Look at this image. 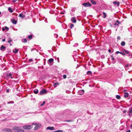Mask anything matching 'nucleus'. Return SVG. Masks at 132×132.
I'll use <instances>...</instances> for the list:
<instances>
[{"instance_id": "obj_1", "label": "nucleus", "mask_w": 132, "mask_h": 132, "mask_svg": "<svg viewBox=\"0 0 132 132\" xmlns=\"http://www.w3.org/2000/svg\"><path fill=\"white\" fill-rule=\"evenodd\" d=\"M12 129L15 132H24V130L19 127L15 126Z\"/></svg>"}, {"instance_id": "obj_60", "label": "nucleus", "mask_w": 132, "mask_h": 132, "mask_svg": "<svg viewBox=\"0 0 132 132\" xmlns=\"http://www.w3.org/2000/svg\"><path fill=\"white\" fill-rule=\"evenodd\" d=\"M131 57H132V53L131 54Z\"/></svg>"}, {"instance_id": "obj_30", "label": "nucleus", "mask_w": 132, "mask_h": 132, "mask_svg": "<svg viewBox=\"0 0 132 132\" xmlns=\"http://www.w3.org/2000/svg\"><path fill=\"white\" fill-rule=\"evenodd\" d=\"M76 9V8L73 7L71 9V11L72 12H74L75 10Z\"/></svg>"}, {"instance_id": "obj_3", "label": "nucleus", "mask_w": 132, "mask_h": 132, "mask_svg": "<svg viewBox=\"0 0 132 132\" xmlns=\"http://www.w3.org/2000/svg\"><path fill=\"white\" fill-rule=\"evenodd\" d=\"M46 90L45 89H44L41 90L39 93V94L40 95H43L46 94Z\"/></svg>"}, {"instance_id": "obj_20", "label": "nucleus", "mask_w": 132, "mask_h": 132, "mask_svg": "<svg viewBox=\"0 0 132 132\" xmlns=\"http://www.w3.org/2000/svg\"><path fill=\"white\" fill-rule=\"evenodd\" d=\"M116 53L117 54H118V53H119L120 54H122V55H125V54H124V53H123V52H119V51H117V52H116Z\"/></svg>"}, {"instance_id": "obj_15", "label": "nucleus", "mask_w": 132, "mask_h": 132, "mask_svg": "<svg viewBox=\"0 0 132 132\" xmlns=\"http://www.w3.org/2000/svg\"><path fill=\"white\" fill-rule=\"evenodd\" d=\"M124 97L125 98L128 97L129 96V93L126 92H125L124 93Z\"/></svg>"}, {"instance_id": "obj_39", "label": "nucleus", "mask_w": 132, "mask_h": 132, "mask_svg": "<svg viewBox=\"0 0 132 132\" xmlns=\"http://www.w3.org/2000/svg\"><path fill=\"white\" fill-rule=\"evenodd\" d=\"M63 77L64 79H65L67 77V76L66 75H63Z\"/></svg>"}, {"instance_id": "obj_37", "label": "nucleus", "mask_w": 132, "mask_h": 132, "mask_svg": "<svg viewBox=\"0 0 132 132\" xmlns=\"http://www.w3.org/2000/svg\"><path fill=\"white\" fill-rule=\"evenodd\" d=\"M129 64H126L125 66V69H126V68H128L129 67Z\"/></svg>"}, {"instance_id": "obj_5", "label": "nucleus", "mask_w": 132, "mask_h": 132, "mask_svg": "<svg viewBox=\"0 0 132 132\" xmlns=\"http://www.w3.org/2000/svg\"><path fill=\"white\" fill-rule=\"evenodd\" d=\"M12 74L11 72H7L6 73V75L7 77H10L11 78V79H12L13 78V77L12 76Z\"/></svg>"}, {"instance_id": "obj_64", "label": "nucleus", "mask_w": 132, "mask_h": 132, "mask_svg": "<svg viewBox=\"0 0 132 132\" xmlns=\"http://www.w3.org/2000/svg\"><path fill=\"white\" fill-rule=\"evenodd\" d=\"M1 60V59H0V60Z\"/></svg>"}, {"instance_id": "obj_28", "label": "nucleus", "mask_w": 132, "mask_h": 132, "mask_svg": "<svg viewBox=\"0 0 132 132\" xmlns=\"http://www.w3.org/2000/svg\"><path fill=\"white\" fill-rule=\"evenodd\" d=\"M116 97L118 99H120L121 98L120 96L118 95H117L116 96Z\"/></svg>"}, {"instance_id": "obj_33", "label": "nucleus", "mask_w": 132, "mask_h": 132, "mask_svg": "<svg viewBox=\"0 0 132 132\" xmlns=\"http://www.w3.org/2000/svg\"><path fill=\"white\" fill-rule=\"evenodd\" d=\"M70 14L71 16H73L75 15L74 13L70 12Z\"/></svg>"}, {"instance_id": "obj_45", "label": "nucleus", "mask_w": 132, "mask_h": 132, "mask_svg": "<svg viewBox=\"0 0 132 132\" xmlns=\"http://www.w3.org/2000/svg\"><path fill=\"white\" fill-rule=\"evenodd\" d=\"M126 112V110H125L123 111V112L124 113H125Z\"/></svg>"}, {"instance_id": "obj_63", "label": "nucleus", "mask_w": 132, "mask_h": 132, "mask_svg": "<svg viewBox=\"0 0 132 132\" xmlns=\"http://www.w3.org/2000/svg\"><path fill=\"white\" fill-rule=\"evenodd\" d=\"M104 56H103V58H104Z\"/></svg>"}, {"instance_id": "obj_56", "label": "nucleus", "mask_w": 132, "mask_h": 132, "mask_svg": "<svg viewBox=\"0 0 132 132\" xmlns=\"http://www.w3.org/2000/svg\"><path fill=\"white\" fill-rule=\"evenodd\" d=\"M2 30H5V29H4L3 28H2Z\"/></svg>"}, {"instance_id": "obj_8", "label": "nucleus", "mask_w": 132, "mask_h": 132, "mask_svg": "<svg viewBox=\"0 0 132 132\" xmlns=\"http://www.w3.org/2000/svg\"><path fill=\"white\" fill-rule=\"evenodd\" d=\"M71 21L73 23H75L76 22V20L75 17H72L71 19Z\"/></svg>"}, {"instance_id": "obj_29", "label": "nucleus", "mask_w": 132, "mask_h": 132, "mask_svg": "<svg viewBox=\"0 0 132 132\" xmlns=\"http://www.w3.org/2000/svg\"><path fill=\"white\" fill-rule=\"evenodd\" d=\"M19 50L18 49H15L13 51V52L14 53H16Z\"/></svg>"}, {"instance_id": "obj_34", "label": "nucleus", "mask_w": 132, "mask_h": 132, "mask_svg": "<svg viewBox=\"0 0 132 132\" xmlns=\"http://www.w3.org/2000/svg\"><path fill=\"white\" fill-rule=\"evenodd\" d=\"M54 37L56 38H57L58 37V35L56 34H54Z\"/></svg>"}, {"instance_id": "obj_53", "label": "nucleus", "mask_w": 132, "mask_h": 132, "mask_svg": "<svg viewBox=\"0 0 132 132\" xmlns=\"http://www.w3.org/2000/svg\"><path fill=\"white\" fill-rule=\"evenodd\" d=\"M4 4V3H3L2 4H0V6H2V5H3V4Z\"/></svg>"}, {"instance_id": "obj_52", "label": "nucleus", "mask_w": 132, "mask_h": 132, "mask_svg": "<svg viewBox=\"0 0 132 132\" xmlns=\"http://www.w3.org/2000/svg\"><path fill=\"white\" fill-rule=\"evenodd\" d=\"M29 60L30 61H32V59H29Z\"/></svg>"}, {"instance_id": "obj_25", "label": "nucleus", "mask_w": 132, "mask_h": 132, "mask_svg": "<svg viewBox=\"0 0 132 132\" xmlns=\"http://www.w3.org/2000/svg\"><path fill=\"white\" fill-rule=\"evenodd\" d=\"M90 2L93 4L94 5H95L96 4V2L93 0H91Z\"/></svg>"}, {"instance_id": "obj_42", "label": "nucleus", "mask_w": 132, "mask_h": 132, "mask_svg": "<svg viewBox=\"0 0 132 132\" xmlns=\"http://www.w3.org/2000/svg\"><path fill=\"white\" fill-rule=\"evenodd\" d=\"M12 40H8L7 42H8V43H10L12 42Z\"/></svg>"}, {"instance_id": "obj_48", "label": "nucleus", "mask_w": 132, "mask_h": 132, "mask_svg": "<svg viewBox=\"0 0 132 132\" xmlns=\"http://www.w3.org/2000/svg\"><path fill=\"white\" fill-rule=\"evenodd\" d=\"M111 60H114V58L113 57H112V58Z\"/></svg>"}, {"instance_id": "obj_38", "label": "nucleus", "mask_w": 132, "mask_h": 132, "mask_svg": "<svg viewBox=\"0 0 132 132\" xmlns=\"http://www.w3.org/2000/svg\"><path fill=\"white\" fill-rule=\"evenodd\" d=\"M5 29L7 30H8L9 29V28L6 26H5Z\"/></svg>"}, {"instance_id": "obj_43", "label": "nucleus", "mask_w": 132, "mask_h": 132, "mask_svg": "<svg viewBox=\"0 0 132 132\" xmlns=\"http://www.w3.org/2000/svg\"><path fill=\"white\" fill-rule=\"evenodd\" d=\"M121 38L119 36H118L117 38V39L118 40H119Z\"/></svg>"}, {"instance_id": "obj_59", "label": "nucleus", "mask_w": 132, "mask_h": 132, "mask_svg": "<svg viewBox=\"0 0 132 132\" xmlns=\"http://www.w3.org/2000/svg\"><path fill=\"white\" fill-rule=\"evenodd\" d=\"M12 103H14L13 102V101L12 102Z\"/></svg>"}, {"instance_id": "obj_51", "label": "nucleus", "mask_w": 132, "mask_h": 132, "mask_svg": "<svg viewBox=\"0 0 132 132\" xmlns=\"http://www.w3.org/2000/svg\"><path fill=\"white\" fill-rule=\"evenodd\" d=\"M108 51L109 52H111V50L110 49H109L108 50Z\"/></svg>"}, {"instance_id": "obj_16", "label": "nucleus", "mask_w": 132, "mask_h": 132, "mask_svg": "<svg viewBox=\"0 0 132 132\" xmlns=\"http://www.w3.org/2000/svg\"><path fill=\"white\" fill-rule=\"evenodd\" d=\"M59 83L56 82L53 84V86L55 88L57 87V86H59Z\"/></svg>"}, {"instance_id": "obj_31", "label": "nucleus", "mask_w": 132, "mask_h": 132, "mask_svg": "<svg viewBox=\"0 0 132 132\" xmlns=\"http://www.w3.org/2000/svg\"><path fill=\"white\" fill-rule=\"evenodd\" d=\"M32 37V36L31 35H30L28 36V38H29L30 39H31Z\"/></svg>"}, {"instance_id": "obj_11", "label": "nucleus", "mask_w": 132, "mask_h": 132, "mask_svg": "<svg viewBox=\"0 0 132 132\" xmlns=\"http://www.w3.org/2000/svg\"><path fill=\"white\" fill-rule=\"evenodd\" d=\"M4 132H12V130L10 129L9 128H5L4 129Z\"/></svg>"}, {"instance_id": "obj_23", "label": "nucleus", "mask_w": 132, "mask_h": 132, "mask_svg": "<svg viewBox=\"0 0 132 132\" xmlns=\"http://www.w3.org/2000/svg\"><path fill=\"white\" fill-rule=\"evenodd\" d=\"M8 10L11 13H12L13 12V10L10 7H9L8 9Z\"/></svg>"}, {"instance_id": "obj_32", "label": "nucleus", "mask_w": 132, "mask_h": 132, "mask_svg": "<svg viewBox=\"0 0 132 132\" xmlns=\"http://www.w3.org/2000/svg\"><path fill=\"white\" fill-rule=\"evenodd\" d=\"M63 130H57L56 131H54L53 132H62L63 131Z\"/></svg>"}, {"instance_id": "obj_21", "label": "nucleus", "mask_w": 132, "mask_h": 132, "mask_svg": "<svg viewBox=\"0 0 132 132\" xmlns=\"http://www.w3.org/2000/svg\"><path fill=\"white\" fill-rule=\"evenodd\" d=\"M21 41L23 43H26L27 42V40L26 39L23 38L22 39Z\"/></svg>"}, {"instance_id": "obj_24", "label": "nucleus", "mask_w": 132, "mask_h": 132, "mask_svg": "<svg viewBox=\"0 0 132 132\" xmlns=\"http://www.w3.org/2000/svg\"><path fill=\"white\" fill-rule=\"evenodd\" d=\"M103 14L104 16H102V17L104 18H105L106 17V15L105 12H103Z\"/></svg>"}, {"instance_id": "obj_19", "label": "nucleus", "mask_w": 132, "mask_h": 132, "mask_svg": "<svg viewBox=\"0 0 132 132\" xmlns=\"http://www.w3.org/2000/svg\"><path fill=\"white\" fill-rule=\"evenodd\" d=\"M1 50H5V47L3 45H2L1 48Z\"/></svg>"}, {"instance_id": "obj_41", "label": "nucleus", "mask_w": 132, "mask_h": 132, "mask_svg": "<svg viewBox=\"0 0 132 132\" xmlns=\"http://www.w3.org/2000/svg\"><path fill=\"white\" fill-rule=\"evenodd\" d=\"M63 72L65 73L66 74L68 73V72L66 70H64Z\"/></svg>"}, {"instance_id": "obj_50", "label": "nucleus", "mask_w": 132, "mask_h": 132, "mask_svg": "<svg viewBox=\"0 0 132 132\" xmlns=\"http://www.w3.org/2000/svg\"><path fill=\"white\" fill-rule=\"evenodd\" d=\"M126 132H130V130H128L126 131Z\"/></svg>"}, {"instance_id": "obj_17", "label": "nucleus", "mask_w": 132, "mask_h": 132, "mask_svg": "<svg viewBox=\"0 0 132 132\" xmlns=\"http://www.w3.org/2000/svg\"><path fill=\"white\" fill-rule=\"evenodd\" d=\"M19 16L22 18H24L25 17V16L22 13H21L19 14Z\"/></svg>"}, {"instance_id": "obj_40", "label": "nucleus", "mask_w": 132, "mask_h": 132, "mask_svg": "<svg viewBox=\"0 0 132 132\" xmlns=\"http://www.w3.org/2000/svg\"><path fill=\"white\" fill-rule=\"evenodd\" d=\"M78 43H76V44H75L73 46L74 47H76V46H78Z\"/></svg>"}, {"instance_id": "obj_7", "label": "nucleus", "mask_w": 132, "mask_h": 132, "mask_svg": "<svg viewBox=\"0 0 132 132\" xmlns=\"http://www.w3.org/2000/svg\"><path fill=\"white\" fill-rule=\"evenodd\" d=\"M84 92V90H80L78 91V94L79 95H82L83 94Z\"/></svg>"}, {"instance_id": "obj_36", "label": "nucleus", "mask_w": 132, "mask_h": 132, "mask_svg": "<svg viewBox=\"0 0 132 132\" xmlns=\"http://www.w3.org/2000/svg\"><path fill=\"white\" fill-rule=\"evenodd\" d=\"M74 26V24H71L70 27V29H72V27Z\"/></svg>"}, {"instance_id": "obj_54", "label": "nucleus", "mask_w": 132, "mask_h": 132, "mask_svg": "<svg viewBox=\"0 0 132 132\" xmlns=\"http://www.w3.org/2000/svg\"><path fill=\"white\" fill-rule=\"evenodd\" d=\"M36 124H36V123H32V125H36Z\"/></svg>"}, {"instance_id": "obj_18", "label": "nucleus", "mask_w": 132, "mask_h": 132, "mask_svg": "<svg viewBox=\"0 0 132 132\" xmlns=\"http://www.w3.org/2000/svg\"><path fill=\"white\" fill-rule=\"evenodd\" d=\"M113 3L114 5L117 4V6H119V2H117V1H114L113 2Z\"/></svg>"}, {"instance_id": "obj_61", "label": "nucleus", "mask_w": 132, "mask_h": 132, "mask_svg": "<svg viewBox=\"0 0 132 132\" xmlns=\"http://www.w3.org/2000/svg\"><path fill=\"white\" fill-rule=\"evenodd\" d=\"M1 14V12H0V15Z\"/></svg>"}, {"instance_id": "obj_22", "label": "nucleus", "mask_w": 132, "mask_h": 132, "mask_svg": "<svg viewBox=\"0 0 132 132\" xmlns=\"http://www.w3.org/2000/svg\"><path fill=\"white\" fill-rule=\"evenodd\" d=\"M53 60H54L53 59L51 58L49 59L48 61L49 63H51L53 61Z\"/></svg>"}, {"instance_id": "obj_9", "label": "nucleus", "mask_w": 132, "mask_h": 132, "mask_svg": "<svg viewBox=\"0 0 132 132\" xmlns=\"http://www.w3.org/2000/svg\"><path fill=\"white\" fill-rule=\"evenodd\" d=\"M35 127L34 128V129L36 130L39 127H40L41 126V125L40 124H36Z\"/></svg>"}, {"instance_id": "obj_58", "label": "nucleus", "mask_w": 132, "mask_h": 132, "mask_svg": "<svg viewBox=\"0 0 132 132\" xmlns=\"http://www.w3.org/2000/svg\"><path fill=\"white\" fill-rule=\"evenodd\" d=\"M131 128L132 129V124L131 125Z\"/></svg>"}, {"instance_id": "obj_26", "label": "nucleus", "mask_w": 132, "mask_h": 132, "mask_svg": "<svg viewBox=\"0 0 132 132\" xmlns=\"http://www.w3.org/2000/svg\"><path fill=\"white\" fill-rule=\"evenodd\" d=\"M38 89H35L34 90V93L35 94H37L38 93Z\"/></svg>"}, {"instance_id": "obj_10", "label": "nucleus", "mask_w": 132, "mask_h": 132, "mask_svg": "<svg viewBox=\"0 0 132 132\" xmlns=\"http://www.w3.org/2000/svg\"><path fill=\"white\" fill-rule=\"evenodd\" d=\"M122 51L123 53H124V54H128L129 53V52L128 51L125 49H123L122 50Z\"/></svg>"}, {"instance_id": "obj_4", "label": "nucleus", "mask_w": 132, "mask_h": 132, "mask_svg": "<svg viewBox=\"0 0 132 132\" xmlns=\"http://www.w3.org/2000/svg\"><path fill=\"white\" fill-rule=\"evenodd\" d=\"M82 5L85 7H88L90 6L91 5V4L90 3L88 2L83 3Z\"/></svg>"}, {"instance_id": "obj_2", "label": "nucleus", "mask_w": 132, "mask_h": 132, "mask_svg": "<svg viewBox=\"0 0 132 132\" xmlns=\"http://www.w3.org/2000/svg\"><path fill=\"white\" fill-rule=\"evenodd\" d=\"M32 127V126L30 125H26L23 126V128L25 129H30Z\"/></svg>"}, {"instance_id": "obj_47", "label": "nucleus", "mask_w": 132, "mask_h": 132, "mask_svg": "<svg viewBox=\"0 0 132 132\" xmlns=\"http://www.w3.org/2000/svg\"><path fill=\"white\" fill-rule=\"evenodd\" d=\"M5 41V39H2V42H4Z\"/></svg>"}, {"instance_id": "obj_44", "label": "nucleus", "mask_w": 132, "mask_h": 132, "mask_svg": "<svg viewBox=\"0 0 132 132\" xmlns=\"http://www.w3.org/2000/svg\"><path fill=\"white\" fill-rule=\"evenodd\" d=\"M45 103V102L44 101V102L43 103H42V104H41V106H43V105H44V103Z\"/></svg>"}, {"instance_id": "obj_12", "label": "nucleus", "mask_w": 132, "mask_h": 132, "mask_svg": "<svg viewBox=\"0 0 132 132\" xmlns=\"http://www.w3.org/2000/svg\"><path fill=\"white\" fill-rule=\"evenodd\" d=\"M120 22L118 20H117L116 22H115L113 24L114 25V26H118L119 24H120Z\"/></svg>"}, {"instance_id": "obj_35", "label": "nucleus", "mask_w": 132, "mask_h": 132, "mask_svg": "<svg viewBox=\"0 0 132 132\" xmlns=\"http://www.w3.org/2000/svg\"><path fill=\"white\" fill-rule=\"evenodd\" d=\"M92 73L90 71H88L87 72V74L88 75H91Z\"/></svg>"}, {"instance_id": "obj_57", "label": "nucleus", "mask_w": 132, "mask_h": 132, "mask_svg": "<svg viewBox=\"0 0 132 132\" xmlns=\"http://www.w3.org/2000/svg\"><path fill=\"white\" fill-rule=\"evenodd\" d=\"M66 112H68L69 111L68 110H66Z\"/></svg>"}, {"instance_id": "obj_62", "label": "nucleus", "mask_w": 132, "mask_h": 132, "mask_svg": "<svg viewBox=\"0 0 132 132\" xmlns=\"http://www.w3.org/2000/svg\"><path fill=\"white\" fill-rule=\"evenodd\" d=\"M68 121V122H69V121Z\"/></svg>"}, {"instance_id": "obj_55", "label": "nucleus", "mask_w": 132, "mask_h": 132, "mask_svg": "<svg viewBox=\"0 0 132 132\" xmlns=\"http://www.w3.org/2000/svg\"><path fill=\"white\" fill-rule=\"evenodd\" d=\"M33 49H31V51H33Z\"/></svg>"}, {"instance_id": "obj_27", "label": "nucleus", "mask_w": 132, "mask_h": 132, "mask_svg": "<svg viewBox=\"0 0 132 132\" xmlns=\"http://www.w3.org/2000/svg\"><path fill=\"white\" fill-rule=\"evenodd\" d=\"M125 43L124 41H122L121 43V45L122 46H123L125 45Z\"/></svg>"}, {"instance_id": "obj_13", "label": "nucleus", "mask_w": 132, "mask_h": 132, "mask_svg": "<svg viewBox=\"0 0 132 132\" xmlns=\"http://www.w3.org/2000/svg\"><path fill=\"white\" fill-rule=\"evenodd\" d=\"M11 21L12 23L14 24H16L17 22V21L16 20H14V19H12L11 20Z\"/></svg>"}, {"instance_id": "obj_6", "label": "nucleus", "mask_w": 132, "mask_h": 132, "mask_svg": "<svg viewBox=\"0 0 132 132\" xmlns=\"http://www.w3.org/2000/svg\"><path fill=\"white\" fill-rule=\"evenodd\" d=\"M129 111L128 112V114L129 116H132V107H130L129 109Z\"/></svg>"}, {"instance_id": "obj_46", "label": "nucleus", "mask_w": 132, "mask_h": 132, "mask_svg": "<svg viewBox=\"0 0 132 132\" xmlns=\"http://www.w3.org/2000/svg\"><path fill=\"white\" fill-rule=\"evenodd\" d=\"M18 0H13V2H15Z\"/></svg>"}, {"instance_id": "obj_14", "label": "nucleus", "mask_w": 132, "mask_h": 132, "mask_svg": "<svg viewBox=\"0 0 132 132\" xmlns=\"http://www.w3.org/2000/svg\"><path fill=\"white\" fill-rule=\"evenodd\" d=\"M46 129L51 130H54V127H48Z\"/></svg>"}, {"instance_id": "obj_49", "label": "nucleus", "mask_w": 132, "mask_h": 132, "mask_svg": "<svg viewBox=\"0 0 132 132\" xmlns=\"http://www.w3.org/2000/svg\"><path fill=\"white\" fill-rule=\"evenodd\" d=\"M9 89H7L6 90V92H9Z\"/></svg>"}]
</instances>
